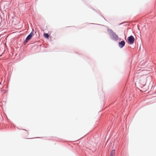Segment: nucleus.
Returning a JSON list of instances; mask_svg holds the SVG:
<instances>
[{"label": "nucleus", "instance_id": "3", "mask_svg": "<svg viewBox=\"0 0 156 156\" xmlns=\"http://www.w3.org/2000/svg\"><path fill=\"white\" fill-rule=\"evenodd\" d=\"M112 38L113 40L117 41L119 37L114 32H112Z\"/></svg>", "mask_w": 156, "mask_h": 156}, {"label": "nucleus", "instance_id": "1", "mask_svg": "<svg viewBox=\"0 0 156 156\" xmlns=\"http://www.w3.org/2000/svg\"><path fill=\"white\" fill-rule=\"evenodd\" d=\"M33 30L34 29H33L32 31L28 36L26 38V40L24 42V44H26L32 37L34 34L33 32Z\"/></svg>", "mask_w": 156, "mask_h": 156}, {"label": "nucleus", "instance_id": "5", "mask_svg": "<svg viewBox=\"0 0 156 156\" xmlns=\"http://www.w3.org/2000/svg\"><path fill=\"white\" fill-rule=\"evenodd\" d=\"M115 151L114 150H112L110 155V156H115Z\"/></svg>", "mask_w": 156, "mask_h": 156}, {"label": "nucleus", "instance_id": "2", "mask_svg": "<svg viewBox=\"0 0 156 156\" xmlns=\"http://www.w3.org/2000/svg\"><path fill=\"white\" fill-rule=\"evenodd\" d=\"M128 43L130 44H133L134 41V38L132 36H131L128 38Z\"/></svg>", "mask_w": 156, "mask_h": 156}, {"label": "nucleus", "instance_id": "4", "mask_svg": "<svg viewBox=\"0 0 156 156\" xmlns=\"http://www.w3.org/2000/svg\"><path fill=\"white\" fill-rule=\"evenodd\" d=\"M119 46L120 48L123 47L125 45V42L124 41H122L121 42H119Z\"/></svg>", "mask_w": 156, "mask_h": 156}, {"label": "nucleus", "instance_id": "6", "mask_svg": "<svg viewBox=\"0 0 156 156\" xmlns=\"http://www.w3.org/2000/svg\"><path fill=\"white\" fill-rule=\"evenodd\" d=\"M44 37L47 38H48L49 37V35L48 34L44 33Z\"/></svg>", "mask_w": 156, "mask_h": 156}]
</instances>
